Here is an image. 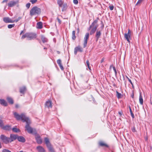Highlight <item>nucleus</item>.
<instances>
[{"instance_id": "6e6d98bb", "label": "nucleus", "mask_w": 152, "mask_h": 152, "mask_svg": "<svg viewBox=\"0 0 152 152\" xmlns=\"http://www.w3.org/2000/svg\"><path fill=\"white\" fill-rule=\"evenodd\" d=\"M101 24H102V28H103L104 26V25L103 24V22H101Z\"/></svg>"}, {"instance_id": "412c9836", "label": "nucleus", "mask_w": 152, "mask_h": 152, "mask_svg": "<svg viewBox=\"0 0 152 152\" xmlns=\"http://www.w3.org/2000/svg\"><path fill=\"white\" fill-rule=\"evenodd\" d=\"M3 128L4 130H10L11 129V126L8 125L4 126L3 127Z\"/></svg>"}, {"instance_id": "393cba45", "label": "nucleus", "mask_w": 152, "mask_h": 152, "mask_svg": "<svg viewBox=\"0 0 152 152\" xmlns=\"http://www.w3.org/2000/svg\"><path fill=\"white\" fill-rule=\"evenodd\" d=\"M99 145L101 146H105L106 147H108V146L107 144L104 143L102 142H100L99 143Z\"/></svg>"}, {"instance_id": "f257e3e1", "label": "nucleus", "mask_w": 152, "mask_h": 152, "mask_svg": "<svg viewBox=\"0 0 152 152\" xmlns=\"http://www.w3.org/2000/svg\"><path fill=\"white\" fill-rule=\"evenodd\" d=\"M13 114L15 117L18 120H21L23 122H26V126L25 128L27 130L28 133H32L33 132V129L29 126V124H30V121L28 117L26 116L25 114L22 113L19 115L16 112H13Z\"/></svg>"}, {"instance_id": "e2e57ef3", "label": "nucleus", "mask_w": 152, "mask_h": 152, "mask_svg": "<svg viewBox=\"0 0 152 152\" xmlns=\"http://www.w3.org/2000/svg\"><path fill=\"white\" fill-rule=\"evenodd\" d=\"M88 68H89V69L90 70L91 69H90V66H89H89H88Z\"/></svg>"}, {"instance_id": "c03bdc74", "label": "nucleus", "mask_w": 152, "mask_h": 152, "mask_svg": "<svg viewBox=\"0 0 152 152\" xmlns=\"http://www.w3.org/2000/svg\"><path fill=\"white\" fill-rule=\"evenodd\" d=\"M57 62L58 64H60L61 63V60L60 59H58L57 61Z\"/></svg>"}, {"instance_id": "49530a36", "label": "nucleus", "mask_w": 152, "mask_h": 152, "mask_svg": "<svg viewBox=\"0 0 152 152\" xmlns=\"http://www.w3.org/2000/svg\"><path fill=\"white\" fill-rule=\"evenodd\" d=\"M73 2L74 3L76 4H77L78 3L77 0H73Z\"/></svg>"}, {"instance_id": "69168bd1", "label": "nucleus", "mask_w": 152, "mask_h": 152, "mask_svg": "<svg viewBox=\"0 0 152 152\" xmlns=\"http://www.w3.org/2000/svg\"><path fill=\"white\" fill-rule=\"evenodd\" d=\"M46 49V48H44V49Z\"/></svg>"}, {"instance_id": "79ce46f5", "label": "nucleus", "mask_w": 152, "mask_h": 152, "mask_svg": "<svg viewBox=\"0 0 152 152\" xmlns=\"http://www.w3.org/2000/svg\"><path fill=\"white\" fill-rule=\"evenodd\" d=\"M109 7L110 9L111 10H112L113 9L114 6L113 5L110 6Z\"/></svg>"}, {"instance_id": "423d86ee", "label": "nucleus", "mask_w": 152, "mask_h": 152, "mask_svg": "<svg viewBox=\"0 0 152 152\" xmlns=\"http://www.w3.org/2000/svg\"><path fill=\"white\" fill-rule=\"evenodd\" d=\"M89 34L88 33H86L85 35L84 38V43L83 44V48H85L87 45V41L89 38Z\"/></svg>"}, {"instance_id": "aec40b11", "label": "nucleus", "mask_w": 152, "mask_h": 152, "mask_svg": "<svg viewBox=\"0 0 152 152\" xmlns=\"http://www.w3.org/2000/svg\"><path fill=\"white\" fill-rule=\"evenodd\" d=\"M7 100L9 103L11 104H12L14 103V101L10 97H7Z\"/></svg>"}, {"instance_id": "bb28decb", "label": "nucleus", "mask_w": 152, "mask_h": 152, "mask_svg": "<svg viewBox=\"0 0 152 152\" xmlns=\"http://www.w3.org/2000/svg\"><path fill=\"white\" fill-rule=\"evenodd\" d=\"M57 3L60 7H61L63 4V2L61 0H58Z\"/></svg>"}, {"instance_id": "c85d7f7f", "label": "nucleus", "mask_w": 152, "mask_h": 152, "mask_svg": "<svg viewBox=\"0 0 152 152\" xmlns=\"http://www.w3.org/2000/svg\"><path fill=\"white\" fill-rule=\"evenodd\" d=\"M96 30V29H95L94 28H93L91 29V30L90 31V35H92V34H94Z\"/></svg>"}, {"instance_id": "0e129e2a", "label": "nucleus", "mask_w": 152, "mask_h": 152, "mask_svg": "<svg viewBox=\"0 0 152 152\" xmlns=\"http://www.w3.org/2000/svg\"><path fill=\"white\" fill-rule=\"evenodd\" d=\"M19 152H23V151H20Z\"/></svg>"}, {"instance_id": "37998d69", "label": "nucleus", "mask_w": 152, "mask_h": 152, "mask_svg": "<svg viewBox=\"0 0 152 152\" xmlns=\"http://www.w3.org/2000/svg\"><path fill=\"white\" fill-rule=\"evenodd\" d=\"M126 77L127 78L128 81H129V82L131 84L132 86H133V83H132V81H131V80L130 79H129L127 76H126Z\"/></svg>"}, {"instance_id": "4d7b16f0", "label": "nucleus", "mask_w": 152, "mask_h": 152, "mask_svg": "<svg viewBox=\"0 0 152 152\" xmlns=\"http://www.w3.org/2000/svg\"><path fill=\"white\" fill-rule=\"evenodd\" d=\"M23 31H21V32L20 34V35H21L22 34H23Z\"/></svg>"}, {"instance_id": "603ef678", "label": "nucleus", "mask_w": 152, "mask_h": 152, "mask_svg": "<svg viewBox=\"0 0 152 152\" xmlns=\"http://www.w3.org/2000/svg\"><path fill=\"white\" fill-rule=\"evenodd\" d=\"M92 27V26L91 25L89 28H88V30H90V29Z\"/></svg>"}, {"instance_id": "864d4df0", "label": "nucleus", "mask_w": 152, "mask_h": 152, "mask_svg": "<svg viewBox=\"0 0 152 152\" xmlns=\"http://www.w3.org/2000/svg\"><path fill=\"white\" fill-rule=\"evenodd\" d=\"M104 59L103 58H102L101 61V63H102L104 61Z\"/></svg>"}, {"instance_id": "ddd939ff", "label": "nucleus", "mask_w": 152, "mask_h": 152, "mask_svg": "<svg viewBox=\"0 0 152 152\" xmlns=\"http://www.w3.org/2000/svg\"><path fill=\"white\" fill-rule=\"evenodd\" d=\"M37 149L38 152H45L44 149L41 146H37Z\"/></svg>"}, {"instance_id": "0eeeda50", "label": "nucleus", "mask_w": 152, "mask_h": 152, "mask_svg": "<svg viewBox=\"0 0 152 152\" xmlns=\"http://www.w3.org/2000/svg\"><path fill=\"white\" fill-rule=\"evenodd\" d=\"M83 51V49L81 48L80 46H78L75 47L74 49V54L75 55H76L77 51L80 52H82Z\"/></svg>"}, {"instance_id": "a211bd4d", "label": "nucleus", "mask_w": 152, "mask_h": 152, "mask_svg": "<svg viewBox=\"0 0 152 152\" xmlns=\"http://www.w3.org/2000/svg\"><path fill=\"white\" fill-rule=\"evenodd\" d=\"M101 33L100 31H97L96 34V40H98L101 35Z\"/></svg>"}, {"instance_id": "338daca9", "label": "nucleus", "mask_w": 152, "mask_h": 152, "mask_svg": "<svg viewBox=\"0 0 152 152\" xmlns=\"http://www.w3.org/2000/svg\"><path fill=\"white\" fill-rule=\"evenodd\" d=\"M133 87V86H132Z\"/></svg>"}, {"instance_id": "9d476101", "label": "nucleus", "mask_w": 152, "mask_h": 152, "mask_svg": "<svg viewBox=\"0 0 152 152\" xmlns=\"http://www.w3.org/2000/svg\"><path fill=\"white\" fill-rule=\"evenodd\" d=\"M18 135L16 134H11L10 138V142H11L18 138Z\"/></svg>"}, {"instance_id": "a19ab883", "label": "nucleus", "mask_w": 152, "mask_h": 152, "mask_svg": "<svg viewBox=\"0 0 152 152\" xmlns=\"http://www.w3.org/2000/svg\"><path fill=\"white\" fill-rule=\"evenodd\" d=\"M2 152H11V151L8 150L4 149L2 150Z\"/></svg>"}, {"instance_id": "f704fd0d", "label": "nucleus", "mask_w": 152, "mask_h": 152, "mask_svg": "<svg viewBox=\"0 0 152 152\" xmlns=\"http://www.w3.org/2000/svg\"><path fill=\"white\" fill-rule=\"evenodd\" d=\"M113 70H114V72L115 73V75L116 76L117 74V72L116 70L115 69V66H113Z\"/></svg>"}, {"instance_id": "f3484780", "label": "nucleus", "mask_w": 152, "mask_h": 152, "mask_svg": "<svg viewBox=\"0 0 152 152\" xmlns=\"http://www.w3.org/2000/svg\"><path fill=\"white\" fill-rule=\"evenodd\" d=\"M44 141L47 146L51 145V144L50 142L49 139L47 137L45 138H44Z\"/></svg>"}, {"instance_id": "c9c22d12", "label": "nucleus", "mask_w": 152, "mask_h": 152, "mask_svg": "<svg viewBox=\"0 0 152 152\" xmlns=\"http://www.w3.org/2000/svg\"><path fill=\"white\" fill-rule=\"evenodd\" d=\"M21 18L20 17H19L17 19H16L15 20H13V21H14V22H17L19 20H20L21 19Z\"/></svg>"}, {"instance_id": "f03ea898", "label": "nucleus", "mask_w": 152, "mask_h": 152, "mask_svg": "<svg viewBox=\"0 0 152 152\" xmlns=\"http://www.w3.org/2000/svg\"><path fill=\"white\" fill-rule=\"evenodd\" d=\"M41 9L37 6H34L32 8L30 12V15L31 16L35 15H38L40 14Z\"/></svg>"}, {"instance_id": "7c9ffc66", "label": "nucleus", "mask_w": 152, "mask_h": 152, "mask_svg": "<svg viewBox=\"0 0 152 152\" xmlns=\"http://www.w3.org/2000/svg\"><path fill=\"white\" fill-rule=\"evenodd\" d=\"M98 22V20H94L93 22L91 24V25L92 26H95V25Z\"/></svg>"}, {"instance_id": "4be33fe9", "label": "nucleus", "mask_w": 152, "mask_h": 152, "mask_svg": "<svg viewBox=\"0 0 152 152\" xmlns=\"http://www.w3.org/2000/svg\"><path fill=\"white\" fill-rule=\"evenodd\" d=\"M41 39L43 43H44L48 41V39L45 38L44 36L42 35L41 36Z\"/></svg>"}, {"instance_id": "39448f33", "label": "nucleus", "mask_w": 152, "mask_h": 152, "mask_svg": "<svg viewBox=\"0 0 152 152\" xmlns=\"http://www.w3.org/2000/svg\"><path fill=\"white\" fill-rule=\"evenodd\" d=\"M131 34L129 29L128 30L127 33H125L124 35V37L125 39L129 43L130 42V40L131 39Z\"/></svg>"}, {"instance_id": "6ab92c4d", "label": "nucleus", "mask_w": 152, "mask_h": 152, "mask_svg": "<svg viewBox=\"0 0 152 152\" xmlns=\"http://www.w3.org/2000/svg\"><path fill=\"white\" fill-rule=\"evenodd\" d=\"M48 148L49 151L50 152H55L54 149L52 147L51 144L47 146Z\"/></svg>"}, {"instance_id": "680f3d73", "label": "nucleus", "mask_w": 152, "mask_h": 152, "mask_svg": "<svg viewBox=\"0 0 152 152\" xmlns=\"http://www.w3.org/2000/svg\"><path fill=\"white\" fill-rule=\"evenodd\" d=\"M131 97H132V98H134V95L133 94L132 95Z\"/></svg>"}, {"instance_id": "4c0bfd02", "label": "nucleus", "mask_w": 152, "mask_h": 152, "mask_svg": "<svg viewBox=\"0 0 152 152\" xmlns=\"http://www.w3.org/2000/svg\"><path fill=\"white\" fill-rule=\"evenodd\" d=\"M30 4L29 3H27L26 5V6L28 9H29L30 7Z\"/></svg>"}, {"instance_id": "e433bc0d", "label": "nucleus", "mask_w": 152, "mask_h": 152, "mask_svg": "<svg viewBox=\"0 0 152 152\" xmlns=\"http://www.w3.org/2000/svg\"><path fill=\"white\" fill-rule=\"evenodd\" d=\"M58 65H59L61 69L62 70H64V68L63 66L62 65L61 63L59 64Z\"/></svg>"}, {"instance_id": "20e7f679", "label": "nucleus", "mask_w": 152, "mask_h": 152, "mask_svg": "<svg viewBox=\"0 0 152 152\" xmlns=\"http://www.w3.org/2000/svg\"><path fill=\"white\" fill-rule=\"evenodd\" d=\"M0 139L4 143L6 144H8L10 142V138L7 137L3 134L1 135Z\"/></svg>"}, {"instance_id": "f8f14e48", "label": "nucleus", "mask_w": 152, "mask_h": 152, "mask_svg": "<svg viewBox=\"0 0 152 152\" xmlns=\"http://www.w3.org/2000/svg\"><path fill=\"white\" fill-rule=\"evenodd\" d=\"M37 142L38 144H41L42 142V140L40 136H37L35 137Z\"/></svg>"}, {"instance_id": "5fc2aeb1", "label": "nucleus", "mask_w": 152, "mask_h": 152, "mask_svg": "<svg viewBox=\"0 0 152 152\" xmlns=\"http://www.w3.org/2000/svg\"><path fill=\"white\" fill-rule=\"evenodd\" d=\"M19 107L18 105V104H16L15 105V107L16 108H18Z\"/></svg>"}, {"instance_id": "7ed1b4c3", "label": "nucleus", "mask_w": 152, "mask_h": 152, "mask_svg": "<svg viewBox=\"0 0 152 152\" xmlns=\"http://www.w3.org/2000/svg\"><path fill=\"white\" fill-rule=\"evenodd\" d=\"M37 37L36 34L33 33H27L25 34L22 36V39H23L25 38H27V39L29 40L34 39Z\"/></svg>"}, {"instance_id": "6e6552de", "label": "nucleus", "mask_w": 152, "mask_h": 152, "mask_svg": "<svg viewBox=\"0 0 152 152\" xmlns=\"http://www.w3.org/2000/svg\"><path fill=\"white\" fill-rule=\"evenodd\" d=\"M3 21L5 23H14L13 20L8 17L4 18Z\"/></svg>"}, {"instance_id": "72a5a7b5", "label": "nucleus", "mask_w": 152, "mask_h": 152, "mask_svg": "<svg viewBox=\"0 0 152 152\" xmlns=\"http://www.w3.org/2000/svg\"><path fill=\"white\" fill-rule=\"evenodd\" d=\"M116 94H117V96L118 98H119L121 97V93H119L118 91H116Z\"/></svg>"}, {"instance_id": "09e8293b", "label": "nucleus", "mask_w": 152, "mask_h": 152, "mask_svg": "<svg viewBox=\"0 0 152 152\" xmlns=\"http://www.w3.org/2000/svg\"><path fill=\"white\" fill-rule=\"evenodd\" d=\"M118 113L120 116H121L123 114V112L122 111H119Z\"/></svg>"}, {"instance_id": "3c124183", "label": "nucleus", "mask_w": 152, "mask_h": 152, "mask_svg": "<svg viewBox=\"0 0 152 152\" xmlns=\"http://www.w3.org/2000/svg\"><path fill=\"white\" fill-rule=\"evenodd\" d=\"M7 0H4L2 2V3H5V2H7Z\"/></svg>"}, {"instance_id": "a878e982", "label": "nucleus", "mask_w": 152, "mask_h": 152, "mask_svg": "<svg viewBox=\"0 0 152 152\" xmlns=\"http://www.w3.org/2000/svg\"><path fill=\"white\" fill-rule=\"evenodd\" d=\"M12 130L13 132H19L20 131V130L19 129H17L16 127L13 128L12 129Z\"/></svg>"}, {"instance_id": "473e14b6", "label": "nucleus", "mask_w": 152, "mask_h": 152, "mask_svg": "<svg viewBox=\"0 0 152 152\" xmlns=\"http://www.w3.org/2000/svg\"><path fill=\"white\" fill-rule=\"evenodd\" d=\"M15 26V24H9L8 25L7 27L9 28H11L14 27Z\"/></svg>"}, {"instance_id": "cd10ccee", "label": "nucleus", "mask_w": 152, "mask_h": 152, "mask_svg": "<svg viewBox=\"0 0 152 152\" xmlns=\"http://www.w3.org/2000/svg\"><path fill=\"white\" fill-rule=\"evenodd\" d=\"M76 37L75 36V31H72V38L73 40H74L75 39Z\"/></svg>"}, {"instance_id": "2f4dec72", "label": "nucleus", "mask_w": 152, "mask_h": 152, "mask_svg": "<svg viewBox=\"0 0 152 152\" xmlns=\"http://www.w3.org/2000/svg\"><path fill=\"white\" fill-rule=\"evenodd\" d=\"M144 0H138L136 4V5H140Z\"/></svg>"}, {"instance_id": "ea45409f", "label": "nucleus", "mask_w": 152, "mask_h": 152, "mask_svg": "<svg viewBox=\"0 0 152 152\" xmlns=\"http://www.w3.org/2000/svg\"><path fill=\"white\" fill-rule=\"evenodd\" d=\"M37 1V0H31L30 1L31 2L32 4H34L36 3Z\"/></svg>"}, {"instance_id": "1a4fd4ad", "label": "nucleus", "mask_w": 152, "mask_h": 152, "mask_svg": "<svg viewBox=\"0 0 152 152\" xmlns=\"http://www.w3.org/2000/svg\"><path fill=\"white\" fill-rule=\"evenodd\" d=\"M52 102L51 101L48 100L45 103V107H47L48 108H51L52 107Z\"/></svg>"}, {"instance_id": "5701e85b", "label": "nucleus", "mask_w": 152, "mask_h": 152, "mask_svg": "<svg viewBox=\"0 0 152 152\" xmlns=\"http://www.w3.org/2000/svg\"><path fill=\"white\" fill-rule=\"evenodd\" d=\"M139 102L140 104L142 105L143 104V100L141 94L140 93L139 96Z\"/></svg>"}, {"instance_id": "8fccbe9b", "label": "nucleus", "mask_w": 152, "mask_h": 152, "mask_svg": "<svg viewBox=\"0 0 152 152\" xmlns=\"http://www.w3.org/2000/svg\"><path fill=\"white\" fill-rule=\"evenodd\" d=\"M98 26V25L97 24H96L95 25L94 27V28L95 29H96V30Z\"/></svg>"}, {"instance_id": "58836bf2", "label": "nucleus", "mask_w": 152, "mask_h": 152, "mask_svg": "<svg viewBox=\"0 0 152 152\" xmlns=\"http://www.w3.org/2000/svg\"><path fill=\"white\" fill-rule=\"evenodd\" d=\"M132 130L133 132H136V131L135 129V128L134 126H133L132 128Z\"/></svg>"}, {"instance_id": "b1692460", "label": "nucleus", "mask_w": 152, "mask_h": 152, "mask_svg": "<svg viewBox=\"0 0 152 152\" xmlns=\"http://www.w3.org/2000/svg\"><path fill=\"white\" fill-rule=\"evenodd\" d=\"M26 90V88L25 87H23L20 88V91L21 93L23 94Z\"/></svg>"}, {"instance_id": "bf43d9fd", "label": "nucleus", "mask_w": 152, "mask_h": 152, "mask_svg": "<svg viewBox=\"0 0 152 152\" xmlns=\"http://www.w3.org/2000/svg\"><path fill=\"white\" fill-rule=\"evenodd\" d=\"M87 64V66L89 67V66L90 65L89 63L87 64Z\"/></svg>"}, {"instance_id": "de8ad7c7", "label": "nucleus", "mask_w": 152, "mask_h": 152, "mask_svg": "<svg viewBox=\"0 0 152 152\" xmlns=\"http://www.w3.org/2000/svg\"><path fill=\"white\" fill-rule=\"evenodd\" d=\"M58 21L59 23L60 24L61 23V21L58 18H57Z\"/></svg>"}, {"instance_id": "9b49d317", "label": "nucleus", "mask_w": 152, "mask_h": 152, "mask_svg": "<svg viewBox=\"0 0 152 152\" xmlns=\"http://www.w3.org/2000/svg\"><path fill=\"white\" fill-rule=\"evenodd\" d=\"M17 1H12L8 3V5L9 7H12L15 6L17 3Z\"/></svg>"}, {"instance_id": "a18cd8bd", "label": "nucleus", "mask_w": 152, "mask_h": 152, "mask_svg": "<svg viewBox=\"0 0 152 152\" xmlns=\"http://www.w3.org/2000/svg\"><path fill=\"white\" fill-rule=\"evenodd\" d=\"M3 126V121L2 120H0V126L1 127Z\"/></svg>"}, {"instance_id": "4468645a", "label": "nucleus", "mask_w": 152, "mask_h": 152, "mask_svg": "<svg viewBox=\"0 0 152 152\" xmlns=\"http://www.w3.org/2000/svg\"><path fill=\"white\" fill-rule=\"evenodd\" d=\"M0 103L1 105L5 106H7V102L4 99H0Z\"/></svg>"}, {"instance_id": "2eb2a0df", "label": "nucleus", "mask_w": 152, "mask_h": 152, "mask_svg": "<svg viewBox=\"0 0 152 152\" xmlns=\"http://www.w3.org/2000/svg\"><path fill=\"white\" fill-rule=\"evenodd\" d=\"M18 141L21 142H25V139L24 137L22 136H18L17 138Z\"/></svg>"}, {"instance_id": "c756f323", "label": "nucleus", "mask_w": 152, "mask_h": 152, "mask_svg": "<svg viewBox=\"0 0 152 152\" xmlns=\"http://www.w3.org/2000/svg\"><path fill=\"white\" fill-rule=\"evenodd\" d=\"M129 107L130 112L131 113V115L133 118H134V114H133V113L132 112V109L131 108V107L129 106Z\"/></svg>"}, {"instance_id": "052dcab7", "label": "nucleus", "mask_w": 152, "mask_h": 152, "mask_svg": "<svg viewBox=\"0 0 152 152\" xmlns=\"http://www.w3.org/2000/svg\"><path fill=\"white\" fill-rule=\"evenodd\" d=\"M112 65H111L110 66V69H111L112 68Z\"/></svg>"}, {"instance_id": "dca6fc26", "label": "nucleus", "mask_w": 152, "mask_h": 152, "mask_svg": "<svg viewBox=\"0 0 152 152\" xmlns=\"http://www.w3.org/2000/svg\"><path fill=\"white\" fill-rule=\"evenodd\" d=\"M37 28L38 29H41L42 28V23L41 22H38L37 24Z\"/></svg>"}, {"instance_id": "13d9d810", "label": "nucleus", "mask_w": 152, "mask_h": 152, "mask_svg": "<svg viewBox=\"0 0 152 152\" xmlns=\"http://www.w3.org/2000/svg\"><path fill=\"white\" fill-rule=\"evenodd\" d=\"M86 64H88V63H89V61L88 60H87V61H86Z\"/></svg>"}]
</instances>
